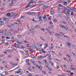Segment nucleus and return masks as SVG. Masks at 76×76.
Returning a JSON list of instances; mask_svg holds the SVG:
<instances>
[{"label":"nucleus","instance_id":"obj_64","mask_svg":"<svg viewBox=\"0 0 76 76\" xmlns=\"http://www.w3.org/2000/svg\"><path fill=\"white\" fill-rule=\"evenodd\" d=\"M0 57H3V54L1 55H0Z\"/></svg>","mask_w":76,"mask_h":76},{"label":"nucleus","instance_id":"obj_59","mask_svg":"<svg viewBox=\"0 0 76 76\" xmlns=\"http://www.w3.org/2000/svg\"><path fill=\"white\" fill-rule=\"evenodd\" d=\"M46 67H47V68H48V69H49L50 68V67H49V66H48V65H45Z\"/></svg>","mask_w":76,"mask_h":76},{"label":"nucleus","instance_id":"obj_16","mask_svg":"<svg viewBox=\"0 0 76 76\" xmlns=\"http://www.w3.org/2000/svg\"><path fill=\"white\" fill-rule=\"evenodd\" d=\"M30 6H31V5L28 4L26 7V8H28L29 7H30Z\"/></svg>","mask_w":76,"mask_h":76},{"label":"nucleus","instance_id":"obj_37","mask_svg":"<svg viewBox=\"0 0 76 76\" xmlns=\"http://www.w3.org/2000/svg\"><path fill=\"white\" fill-rule=\"evenodd\" d=\"M9 43H5V45L6 46L7 45H9Z\"/></svg>","mask_w":76,"mask_h":76},{"label":"nucleus","instance_id":"obj_8","mask_svg":"<svg viewBox=\"0 0 76 76\" xmlns=\"http://www.w3.org/2000/svg\"><path fill=\"white\" fill-rule=\"evenodd\" d=\"M71 11H72V12H71V15H72V16H75V15H73V10H71Z\"/></svg>","mask_w":76,"mask_h":76},{"label":"nucleus","instance_id":"obj_54","mask_svg":"<svg viewBox=\"0 0 76 76\" xmlns=\"http://www.w3.org/2000/svg\"><path fill=\"white\" fill-rule=\"evenodd\" d=\"M49 34H51V35H53V32H49Z\"/></svg>","mask_w":76,"mask_h":76},{"label":"nucleus","instance_id":"obj_48","mask_svg":"<svg viewBox=\"0 0 76 76\" xmlns=\"http://www.w3.org/2000/svg\"><path fill=\"white\" fill-rule=\"evenodd\" d=\"M12 51H16V50L15 49H13L12 50Z\"/></svg>","mask_w":76,"mask_h":76},{"label":"nucleus","instance_id":"obj_1","mask_svg":"<svg viewBox=\"0 0 76 76\" xmlns=\"http://www.w3.org/2000/svg\"><path fill=\"white\" fill-rule=\"evenodd\" d=\"M16 69V71H20L21 70H22L21 69H20V68L19 67H17L15 69V70Z\"/></svg>","mask_w":76,"mask_h":76},{"label":"nucleus","instance_id":"obj_63","mask_svg":"<svg viewBox=\"0 0 76 76\" xmlns=\"http://www.w3.org/2000/svg\"><path fill=\"white\" fill-rule=\"evenodd\" d=\"M28 15H31V13L30 12H28Z\"/></svg>","mask_w":76,"mask_h":76},{"label":"nucleus","instance_id":"obj_9","mask_svg":"<svg viewBox=\"0 0 76 76\" xmlns=\"http://www.w3.org/2000/svg\"><path fill=\"white\" fill-rule=\"evenodd\" d=\"M69 12H68L67 14H66V16L68 17V18H70V15H69Z\"/></svg>","mask_w":76,"mask_h":76},{"label":"nucleus","instance_id":"obj_21","mask_svg":"<svg viewBox=\"0 0 76 76\" xmlns=\"http://www.w3.org/2000/svg\"><path fill=\"white\" fill-rule=\"evenodd\" d=\"M7 16H10L11 15V14L10 13H7L6 14Z\"/></svg>","mask_w":76,"mask_h":76},{"label":"nucleus","instance_id":"obj_28","mask_svg":"<svg viewBox=\"0 0 76 76\" xmlns=\"http://www.w3.org/2000/svg\"><path fill=\"white\" fill-rule=\"evenodd\" d=\"M13 32H14V33H15V34L18 33V31H14Z\"/></svg>","mask_w":76,"mask_h":76},{"label":"nucleus","instance_id":"obj_3","mask_svg":"<svg viewBox=\"0 0 76 76\" xmlns=\"http://www.w3.org/2000/svg\"><path fill=\"white\" fill-rule=\"evenodd\" d=\"M50 13L51 15H54V10L53 9L51 10Z\"/></svg>","mask_w":76,"mask_h":76},{"label":"nucleus","instance_id":"obj_46","mask_svg":"<svg viewBox=\"0 0 76 76\" xmlns=\"http://www.w3.org/2000/svg\"><path fill=\"white\" fill-rule=\"evenodd\" d=\"M29 59H27L26 61V63H28L29 62Z\"/></svg>","mask_w":76,"mask_h":76},{"label":"nucleus","instance_id":"obj_17","mask_svg":"<svg viewBox=\"0 0 76 76\" xmlns=\"http://www.w3.org/2000/svg\"><path fill=\"white\" fill-rule=\"evenodd\" d=\"M0 25H3L4 24V22L3 21H0Z\"/></svg>","mask_w":76,"mask_h":76},{"label":"nucleus","instance_id":"obj_32","mask_svg":"<svg viewBox=\"0 0 76 76\" xmlns=\"http://www.w3.org/2000/svg\"><path fill=\"white\" fill-rule=\"evenodd\" d=\"M39 50H40V51H44V50L43 49V48H39Z\"/></svg>","mask_w":76,"mask_h":76},{"label":"nucleus","instance_id":"obj_41","mask_svg":"<svg viewBox=\"0 0 76 76\" xmlns=\"http://www.w3.org/2000/svg\"><path fill=\"white\" fill-rule=\"evenodd\" d=\"M64 3L65 5H67V2H65Z\"/></svg>","mask_w":76,"mask_h":76},{"label":"nucleus","instance_id":"obj_15","mask_svg":"<svg viewBox=\"0 0 76 76\" xmlns=\"http://www.w3.org/2000/svg\"><path fill=\"white\" fill-rule=\"evenodd\" d=\"M6 32H7V30L2 31V33H3L4 34H6Z\"/></svg>","mask_w":76,"mask_h":76},{"label":"nucleus","instance_id":"obj_47","mask_svg":"<svg viewBox=\"0 0 76 76\" xmlns=\"http://www.w3.org/2000/svg\"><path fill=\"white\" fill-rule=\"evenodd\" d=\"M58 6L59 7H63V5H62L61 4H59L58 5Z\"/></svg>","mask_w":76,"mask_h":76},{"label":"nucleus","instance_id":"obj_39","mask_svg":"<svg viewBox=\"0 0 76 76\" xmlns=\"http://www.w3.org/2000/svg\"><path fill=\"white\" fill-rule=\"evenodd\" d=\"M31 56L32 57H33V58H34V57H35V56L33 54H31Z\"/></svg>","mask_w":76,"mask_h":76},{"label":"nucleus","instance_id":"obj_27","mask_svg":"<svg viewBox=\"0 0 76 76\" xmlns=\"http://www.w3.org/2000/svg\"><path fill=\"white\" fill-rule=\"evenodd\" d=\"M14 17H16L18 15V14L16 13H14Z\"/></svg>","mask_w":76,"mask_h":76},{"label":"nucleus","instance_id":"obj_33","mask_svg":"<svg viewBox=\"0 0 76 76\" xmlns=\"http://www.w3.org/2000/svg\"><path fill=\"white\" fill-rule=\"evenodd\" d=\"M26 17L25 16H22L21 18L22 19H25Z\"/></svg>","mask_w":76,"mask_h":76},{"label":"nucleus","instance_id":"obj_53","mask_svg":"<svg viewBox=\"0 0 76 76\" xmlns=\"http://www.w3.org/2000/svg\"><path fill=\"white\" fill-rule=\"evenodd\" d=\"M7 51H8V52H12V51L10 50H7Z\"/></svg>","mask_w":76,"mask_h":76},{"label":"nucleus","instance_id":"obj_43","mask_svg":"<svg viewBox=\"0 0 76 76\" xmlns=\"http://www.w3.org/2000/svg\"><path fill=\"white\" fill-rule=\"evenodd\" d=\"M45 8H48V7L47 5H45Z\"/></svg>","mask_w":76,"mask_h":76},{"label":"nucleus","instance_id":"obj_12","mask_svg":"<svg viewBox=\"0 0 76 76\" xmlns=\"http://www.w3.org/2000/svg\"><path fill=\"white\" fill-rule=\"evenodd\" d=\"M10 38L12 39H14L15 37H14V36H10Z\"/></svg>","mask_w":76,"mask_h":76},{"label":"nucleus","instance_id":"obj_62","mask_svg":"<svg viewBox=\"0 0 76 76\" xmlns=\"http://www.w3.org/2000/svg\"><path fill=\"white\" fill-rule=\"evenodd\" d=\"M38 63H39V64H42V62L39 61H38Z\"/></svg>","mask_w":76,"mask_h":76},{"label":"nucleus","instance_id":"obj_20","mask_svg":"<svg viewBox=\"0 0 76 76\" xmlns=\"http://www.w3.org/2000/svg\"><path fill=\"white\" fill-rule=\"evenodd\" d=\"M35 28H39V26L38 25H36L34 26Z\"/></svg>","mask_w":76,"mask_h":76},{"label":"nucleus","instance_id":"obj_10","mask_svg":"<svg viewBox=\"0 0 76 76\" xmlns=\"http://www.w3.org/2000/svg\"><path fill=\"white\" fill-rule=\"evenodd\" d=\"M40 38L42 41H45V40L44 39L42 38L41 37H40Z\"/></svg>","mask_w":76,"mask_h":76},{"label":"nucleus","instance_id":"obj_44","mask_svg":"<svg viewBox=\"0 0 76 76\" xmlns=\"http://www.w3.org/2000/svg\"><path fill=\"white\" fill-rule=\"evenodd\" d=\"M26 45H27V47H28V48H30V47L29 46V44H27Z\"/></svg>","mask_w":76,"mask_h":76},{"label":"nucleus","instance_id":"obj_50","mask_svg":"<svg viewBox=\"0 0 76 76\" xmlns=\"http://www.w3.org/2000/svg\"><path fill=\"white\" fill-rule=\"evenodd\" d=\"M24 42H25V43H26V44H27V43H28V42H27L26 40H25L24 41Z\"/></svg>","mask_w":76,"mask_h":76},{"label":"nucleus","instance_id":"obj_58","mask_svg":"<svg viewBox=\"0 0 76 76\" xmlns=\"http://www.w3.org/2000/svg\"><path fill=\"white\" fill-rule=\"evenodd\" d=\"M64 37H65V38H69V37H68V36H67L64 35Z\"/></svg>","mask_w":76,"mask_h":76},{"label":"nucleus","instance_id":"obj_38","mask_svg":"<svg viewBox=\"0 0 76 76\" xmlns=\"http://www.w3.org/2000/svg\"><path fill=\"white\" fill-rule=\"evenodd\" d=\"M12 4H14V0H12Z\"/></svg>","mask_w":76,"mask_h":76},{"label":"nucleus","instance_id":"obj_30","mask_svg":"<svg viewBox=\"0 0 76 76\" xmlns=\"http://www.w3.org/2000/svg\"><path fill=\"white\" fill-rule=\"evenodd\" d=\"M44 45L45 46V47H48V45H47V44L46 43H45Z\"/></svg>","mask_w":76,"mask_h":76},{"label":"nucleus","instance_id":"obj_45","mask_svg":"<svg viewBox=\"0 0 76 76\" xmlns=\"http://www.w3.org/2000/svg\"><path fill=\"white\" fill-rule=\"evenodd\" d=\"M46 56H48V57H51V55L50 54H48L47 55H46Z\"/></svg>","mask_w":76,"mask_h":76},{"label":"nucleus","instance_id":"obj_5","mask_svg":"<svg viewBox=\"0 0 76 76\" xmlns=\"http://www.w3.org/2000/svg\"><path fill=\"white\" fill-rule=\"evenodd\" d=\"M60 26L62 28H64V29H66V28H67V27H66V26H64L60 25Z\"/></svg>","mask_w":76,"mask_h":76},{"label":"nucleus","instance_id":"obj_29","mask_svg":"<svg viewBox=\"0 0 76 76\" xmlns=\"http://www.w3.org/2000/svg\"><path fill=\"white\" fill-rule=\"evenodd\" d=\"M70 69L72 70H75V68H70Z\"/></svg>","mask_w":76,"mask_h":76},{"label":"nucleus","instance_id":"obj_7","mask_svg":"<svg viewBox=\"0 0 76 76\" xmlns=\"http://www.w3.org/2000/svg\"><path fill=\"white\" fill-rule=\"evenodd\" d=\"M13 47H15V48L17 47V48H19L20 47L19 45H13Z\"/></svg>","mask_w":76,"mask_h":76},{"label":"nucleus","instance_id":"obj_35","mask_svg":"<svg viewBox=\"0 0 76 76\" xmlns=\"http://www.w3.org/2000/svg\"><path fill=\"white\" fill-rule=\"evenodd\" d=\"M62 24H66V23H66V21H64L62 22Z\"/></svg>","mask_w":76,"mask_h":76},{"label":"nucleus","instance_id":"obj_22","mask_svg":"<svg viewBox=\"0 0 76 76\" xmlns=\"http://www.w3.org/2000/svg\"><path fill=\"white\" fill-rule=\"evenodd\" d=\"M61 8L60 7H58L57 8V10H58V11H60Z\"/></svg>","mask_w":76,"mask_h":76},{"label":"nucleus","instance_id":"obj_6","mask_svg":"<svg viewBox=\"0 0 76 76\" xmlns=\"http://www.w3.org/2000/svg\"><path fill=\"white\" fill-rule=\"evenodd\" d=\"M59 37L63 36L64 35V34H63V33H62V32L59 33Z\"/></svg>","mask_w":76,"mask_h":76},{"label":"nucleus","instance_id":"obj_56","mask_svg":"<svg viewBox=\"0 0 76 76\" xmlns=\"http://www.w3.org/2000/svg\"><path fill=\"white\" fill-rule=\"evenodd\" d=\"M35 45L34 44H33L32 45H31V47H33V48H34V46H35Z\"/></svg>","mask_w":76,"mask_h":76},{"label":"nucleus","instance_id":"obj_57","mask_svg":"<svg viewBox=\"0 0 76 76\" xmlns=\"http://www.w3.org/2000/svg\"><path fill=\"white\" fill-rule=\"evenodd\" d=\"M28 70H29V71H30L31 72V71H32V69H31L30 68H28Z\"/></svg>","mask_w":76,"mask_h":76},{"label":"nucleus","instance_id":"obj_52","mask_svg":"<svg viewBox=\"0 0 76 76\" xmlns=\"http://www.w3.org/2000/svg\"><path fill=\"white\" fill-rule=\"evenodd\" d=\"M42 7H45V5H44V4H42L41 5Z\"/></svg>","mask_w":76,"mask_h":76},{"label":"nucleus","instance_id":"obj_19","mask_svg":"<svg viewBox=\"0 0 76 76\" xmlns=\"http://www.w3.org/2000/svg\"><path fill=\"white\" fill-rule=\"evenodd\" d=\"M64 10L66 12H67V9L66 7H64Z\"/></svg>","mask_w":76,"mask_h":76},{"label":"nucleus","instance_id":"obj_25","mask_svg":"<svg viewBox=\"0 0 76 76\" xmlns=\"http://www.w3.org/2000/svg\"><path fill=\"white\" fill-rule=\"evenodd\" d=\"M32 20L34 22H38V21L35 20L34 19H33Z\"/></svg>","mask_w":76,"mask_h":76},{"label":"nucleus","instance_id":"obj_61","mask_svg":"<svg viewBox=\"0 0 76 76\" xmlns=\"http://www.w3.org/2000/svg\"><path fill=\"white\" fill-rule=\"evenodd\" d=\"M7 26L9 27V28H11V26L10 25H7Z\"/></svg>","mask_w":76,"mask_h":76},{"label":"nucleus","instance_id":"obj_13","mask_svg":"<svg viewBox=\"0 0 76 76\" xmlns=\"http://www.w3.org/2000/svg\"><path fill=\"white\" fill-rule=\"evenodd\" d=\"M56 37H60V35L59 34V33H58V34L56 33Z\"/></svg>","mask_w":76,"mask_h":76},{"label":"nucleus","instance_id":"obj_51","mask_svg":"<svg viewBox=\"0 0 76 76\" xmlns=\"http://www.w3.org/2000/svg\"><path fill=\"white\" fill-rule=\"evenodd\" d=\"M33 64H34V65H36V64H35V62L34 61L33 62Z\"/></svg>","mask_w":76,"mask_h":76},{"label":"nucleus","instance_id":"obj_36","mask_svg":"<svg viewBox=\"0 0 76 76\" xmlns=\"http://www.w3.org/2000/svg\"><path fill=\"white\" fill-rule=\"evenodd\" d=\"M36 14L35 13V12H33L32 13V16H35Z\"/></svg>","mask_w":76,"mask_h":76},{"label":"nucleus","instance_id":"obj_49","mask_svg":"<svg viewBox=\"0 0 76 76\" xmlns=\"http://www.w3.org/2000/svg\"><path fill=\"white\" fill-rule=\"evenodd\" d=\"M6 39H10V37H6Z\"/></svg>","mask_w":76,"mask_h":76},{"label":"nucleus","instance_id":"obj_26","mask_svg":"<svg viewBox=\"0 0 76 76\" xmlns=\"http://www.w3.org/2000/svg\"><path fill=\"white\" fill-rule=\"evenodd\" d=\"M17 36L19 37V38H21V37H22V35L20 34H18L17 35Z\"/></svg>","mask_w":76,"mask_h":76},{"label":"nucleus","instance_id":"obj_24","mask_svg":"<svg viewBox=\"0 0 76 76\" xmlns=\"http://www.w3.org/2000/svg\"><path fill=\"white\" fill-rule=\"evenodd\" d=\"M38 68L39 69H40L41 71L42 70V66H39Z\"/></svg>","mask_w":76,"mask_h":76},{"label":"nucleus","instance_id":"obj_40","mask_svg":"<svg viewBox=\"0 0 76 76\" xmlns=\"http://www.w3.org/2000/svg\"><path fill=\"white\" fill-rule=\"evenodd\" d=\"M65 29L67 31H69V28H68V27H67V28H66V29Z\"/></svg>","mask_w":76,"mask_h":76},{"label":"nucleus","instance_id":"obj_18","mask_svg":"<svg viewBox=\"0 0 76 76\" xmlns=\"http://www.w3.org/2000/svg\"><path fill=\"white\" fill-rule=\"evenodd\" d=\"M66 45L68 46L71 45V44L69 42L66 43Z\"/></svg>","mask_w":76,"mask_h":76},{"label":"nucleus","instance_id":"obj_31","mask_svg":"<svg viewBox=\"0 0 76 76\" xmlns=\"http://www.w3.org/2000/svg\"><path fill=\"white\" fill-rule=\"evenodd\" d=\"M32 1H33V0H31L28 2L29 4H31V3H32Z\"/></svg>","mask_w":76,"mask_h":76},{"label":"nucleus","instance_id":"obj_4","mask_svg":"<svg viewBox=\"0 0 76 76\" xmlns=\"http://www.w3.org/2000/svg\"><path fill=\"white\" fill-rule=\"evenodd\" d=\"M3 20H4V21H5V22H8V21L9 20L7 18H3Z\"/></svg>","mask_w":76,"mask_h":76},{"label":"nucleus","instance_id":"obj_23","mask_svg":"<svg viewBox=\"0 0 76 76\" xmlns=\"http://www.w3.org/2000/svg\"><path fill=\"white\" fill-rule=\"evenodd\" d=\"M2 63H3V64H7V62L6 61H2Z\"/></svg>","mask_w":76,"mask_h":76},{"label":"nucleus","instance_id":"obj_42","mask_svg":"<svg viewBox=\"0 0 76 76\" xmlns=\"http://www.w3.org/2000/svg\"><path fill=\"white\" fill-rule=\"evenodd\" d=\"M36 4H35V3H33L32 4V5L33 6H35Z\"/></svg>","mask_w":76,"mask_h":76},{"label":"nucleus","instance_id":"obj_34","mask_svg":"<svg viewBox=\"0 0 76 76\" xmlns=\"http://www.w3.org/2000/svg\"><path fill=\"white\" fill-rule=\"evenodd\" d=\"M12 66H18V64H12Z\"/></svg>","mask_w":76,"mask_h":76},{"label":"nucleus","instance_id":"obj_55","mask_svg":"<svg viewBox=\"0 0 76 76\" xmlns=\"http://www.w3.org/2000/svg\"><path fill=\"white\" fill-rule=\"evenodd\" d=\"M72 9H74V10H76V8L75 7H72Z\"/></svg>","mask_w":76,"mask_h":76},{"label":"nucleus","instance_id":"obj_60","mask_svg":"<svg viewBox=\"0 0 76 76\" xmlns=\"http://www.w3.org/2000/svg\"><path fill=\"white\" fill-rule=\"evenodd\" d=\"M28 76H32V74L30 73L29 74H28Z\"/></svg>","mask_w":76,"mask_h":76},{"label":"nucleus","instance_id":"obj_2","mask_svg":"<svg viewBox=\"0 0 76 76\" xmlns=\"http://www.w3.org/2000/svg\"><path fill=\"white\" fill-rule=\"evenodd\" d=\"M44 58V57L42 56H39L38 57V59H42V58Z\"/></svg>","mask_w":76,"mask_h":76},{"label":"nucleus","instance_id":"obj_14","mask_svg":"<svg viewBox=\"0 0 76 76\" xmlns=\"http://www.w3.org/2000/svg\"><path fill=\"white\" fill-rule=\"evenodd\" d=\"M43 19H44L45 21H46V20H47V18L46 17L44 16V17L43 18Z\"/></svg>","mask_w":76,"mask_h":76},{"label":"nucleus","instance_id":"obj_11","mask_svg":"<svg viewBox=\"0 0 76 76\" xmlns=\"http://www.w3.org/2000/svg\"><path fill=\"white\" fill-rule=\"evenodd\" d=\"M14 15H15V13H13V12H11V17H13V16H14Z\"/></svg>","mask_w":76,"mask_h":76}]
</instances>
